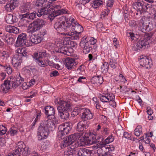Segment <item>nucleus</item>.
<instances>
[{"instance_id": "nucleus-1", "label": "nucleus", "mask_w": 156, "mask_h": 156, "mask_svg": "<svg viewBox=\"0 0 156 156\" xmlns=\"http://www.w3.org/2000/svg\"><path fill=\"white\" fill-rule=\"evenodd\" d=\"M62 19H65L66 22L62 21L60 22H58L54 25V27L58 32L64 30L69 31L66 33H61L63 35L67 37L68 36L73 35L75 32L81 33L83 31V27L79 24L75 19L71 16L69 18H66L65 16H62Z\"/></svg>"}, {"instance_id": "nucleus-2", "label": "nucleus", "mask_w": 156, "mask_h": 156, "mask_svg": "<svg viewBox=\"0 0 156 156\" xmlns=\"http://www.w3.org/2000/svg\"><path fill=\"white\" fill-rule=\"evenodd\" d=\"M53 127L54 124L51 122V119H47L42 121L38 128L37 133L38 140H40L46 139L50 131L52 130V128Z\"/></svg>"}, {"instance_id": "nucleus-3", "label": "nucleus", "mask_w": 156, "mask_h": 156, "mask_svg": "<svg viewBox=\"0 0 156 156\" xmlns=\"http://www.w3.org/2000/svg\"><path fill=\"white\" fill-rule=\"evenodd\" d=\"M57 104L58 115L61 119L64 121L67 120L69 117L68 111L71 108L70 105L66 101L61 100L57 102Z\"/></svg>"}, {"instance_id": "nucleus-4", "label": "nucleus", "mask_w": 156, "mask_h": 156, "mask_svg": "<svg viewBox=\"0 0 156 156\" xmlns=\"http://www.w3.org/2000/svg\"><path fill=\"white\" fill-rule=\"evenodd\" d=\"M152 36V34L151 33L145 34L144 37L141 38L135 44L132 49L135 51H137L141 48L145 49L149 47Z\"/></svg>"}, {"instance_id": "nucleus-5", "label": "nucleus", "mask_w": 156, "mask_h": 156, "mask_svg": "<svg viewBox=\"0 0 156 156\" xmlns=\"http://www.w3.org/2000/svg\"><path fill=\"white\" fill-rule=\"evenodd\" d=\"M106 144L105 143H102L99 144H96L92 146L94 149H98L97 150L98 156H114V154L110 153L108 150L110 145H106Z\"/></svg>"}, {"instance_id": "nucleus-6", "label": "nucleus", "mask_w": 156, "mask_h": 156, "mask_svg": "<svg viewBox=\"0 0 156 156\" xmlns=\"http://www.w3.org/2000/svg\"><path fill=\"white\" fill-rule=\"evenodd\" d=\"M45 23L43 19H37L30 24L27 30V32L32 34L42 28L45 25Z\"/></svg>"}, {"instance_id": "nucleus-7", "label": "nucleus", "mask_w": 156, "mask_h": 156, "mask_svg": "<svg viewBox=\"0 0 156 156\" xmlns=\"http://www.w3.org/2000/svg\"><path fill=\"white\" fill-rule=\"evenodd\" d=\"M151 6V4L140 0L134 3L133 7L138 12H139L140 15H141L150 10Z\"/></svg>"}, {"instance_id": "nucleus-8", "label": "nucleus", "mask_w": 156, "mask_h": 156, "mask_svg": "<svg viewBox=\"0 0 156 156\" xmlns=\"http://www.w3.org/2000/svg\"><path fill=\"white\" fill-rule=\"evenodd\" d=\"M138 25L141 31L144 33L146 32L147 30H152L154 28L152 23L150 22L149 19L145 16L140 20Z\"/></svg>"}, {"instance_id": "nucleus-9", "label": "nucleus", "mask_w": 156, "mask_h": 156, "mask_svg": "<svg viewBox=\"0 0 156 156\" xmlns=\"http://www.w3.org/2000/svg\"><path fill=\"white\" fill-rule=\"evenodd\" d=\"M15 81L12 80H7L4 81L2 84L0 86V92L3 93H6L11 88L16 89V84H14Z\"/></svg>"}, {"instance_id": "nucleus-10", "label": "nucleus", "mask_w": 156, "mask_h": 156, "mask_svg": "<svg viewBox=\"0 0 156 156\" xmlns=\"http://www.w3.org/2000/svg\"><path fill=\"white\" fill-rule=\"evenodd\" d=\"M88 42V39L87 37H83L80 43V46L83 49V52L85 54L89 53L92 49L91 45Z\"/></svg>"}, {"instance_id": "nucleus-11", "label": "nucleus", "mask_w": 156, "mask_h": 156, "mask_svg": "<svg viewBox=\"0 0 156 156\" xmlns=\"http://www.w3.org/2000/svg\"><path fill=\"white\" fill-rule=\"evenodd\" d=\"M27 40V34L21 33L18 35L15 46L16 47H22L25 45Z\"/></svg>"}, {"instance_id": "nucleus-12", "label": "nucleus", "mask_w": 156, "mask_h": 156, "mask_svg": "<svg viewBox=\"0 0 156 156\" xmlns=\"http://www.w3.org/2000/svg\"><path fill=\"white\" fill-rule=\"evenodd\" d=\"M19 3L18 0H10L4 6V8L7 11L10 12L17 7Z\"/></svg>"}, {"instance_id": "nucleus-13", "label": "nucleus", "mask_w": 156, "mask_h": 156, "mask_svg": "<svg viewBox=\"0 0 156 156\" xmlns=\"http://www.w3.org/2000/svg\"><path fill=\"white\" fill-rule=\"evenodd\" d=\"M78 110L79 111H81L82 112H83L81 116V118L83 120H90L93 118V113H92L89 109L80 108Z\"/></svg>"}, {"instance_id": "nucleus-14", "label": "nucleus", "mask_w": 156, "mask_h": 156, "mask_svg": "<svg viewBox=\"0 0 156 156\" xmlns=\"http://www.w3.org/2000/svg\"><path fill=\"white\" fill-rule=\"evenodd\" d=\"M25 49L22 48H19L16 51L17 53L14 56V58H27L29 57V54L25 51Z\"/></svg>"}, {"instance_id": "nucleus-15", "label": "nucleus", "mask_w": 156, "mask_h": 156, "mask_svg": "<svg viewBox=\"0 0 156 156\" xmlns=\"http://www.w3.org/2000/svg\"><path fill=\"white\" fill-rule=\"evenodd\" d=\"M90 124L89 122L86 120H82L80 121L77 124L76 130L79 132H83L88 128Z\"/></svg>"}, {"instance_id": "nucleus-16", "label": "nucleus", "mask_w": 156, "mask_h": 156, "mask_svg": "<svg viewBox=\"0 0 156 156\" xmlns=\"http://www.w3.org/2000/svg\"><path fill=\"white\" fill-rule=\"evenodd\" d=\"M83 133H75L69 135L68 137V141L69 142L68 144H73L77 140V139H80L81 142L82 140L83 136H82Z\"/></svg>"}, {"instance_id": "nucleus-17", "label": "nucleus", "mask_w": 156, "mask_h": 156, "mask_svg": "<svg viewBox=\"0 0 156 156\" xmlns=\"http://www.w3.org/2000/svg\"><path fill=\"white\" fill-rule=\"evenodd\" d=\"M96 137L94 134L90 133L87 137L84 138L83 136L81 142H83L86 140L87 142V144L88 145L94 144L97 143Z\"/></svg>"}, {"instance_id": "nucleus-18", "label": "nucleus", "mask_w": 156, "mask_h": 156, "mask_svg": "<svg viewBox=\"0 0 156 156\" xmlns=\"http://www.w3.org/2000/svg\"><path fill=\"white\" fill-rule=\"evenodd\" d=\"M56 46L58 48V50H55L56 52L63 53L67 55H70V51L67 47H65L62 44L59 43H57Z\"/></svg>"}, {"instance_id": "nucleus-19", "label": "nucleus", "mask_w": 156, "mask_h": 156, "mask_svg": "<svg viewBox=\"0 0 156 156\" xmlns=\"http://www.w3.org/2000/svg\"><path fill=\"white\" fill-rule=\"evenodd\" d=\"M71 129L70 125L67 122L63 123L58 127V130L62 132L64 134H67Z\"/></svg>"}, {"instance_id": "nucleus-20", "label": "nucleus", "mask_w": 156, "mask_h": 156, "mask_svg": "<svg viewBox=\"0 0 156 156\" xmlns=\"http://www.w3.org/2000/svg\"><path fill=\"white\" fill-rule=\"evenodd\" d=\"M114 95L112 93H108L100 94L99 96L101 101L103 103H107L109 101H110L113 98Z\"/></svg>"}, {"instance_id": "nucleus-21", "label": "nucleus", "mask_w": 156, "mask_h": 156, "mask_svg": "<svg viewBox=\"0 0 156 156\" xmlns=\"http://www.w3.org/2000/svg\"><path fill=\"white\" fill-rule=\"evenodd\" d=\"M76 152L78 156H91L92 153L91 151L85 148H80Z\"/></svg>"}, {"instance_id": "nucleus-22", "label": "nucleus", "mask_w": 156, "mask_h": 156, "mask_svg": "<svg viewBox=\"0 0 156 156\" xmlns=\"http://www.w3.org/2000/svg\"><path fill=\"white\" fill-rule=\"evenodd\" d=\"M51 3L47 0H37L36 2L35 5L37 7L41 6L42 8L49 9L50 7Z\"/></svg>"}, {"instance_id": "nucleus-23", "label": "nucleus", "mask_w": 156, "mask_h": 156, "mask_svg": "<svg viewBox=\"0 0 156 156\" xmlns=\"http://www.w3.org/2000/svg\"><path fill=\"white\" fill-rule=\"evenodd\" d=\"M63 61L66 67L70 70L73 68L75 63V59H64Z\"/></svg>"}, {"instance_id": "nucleus-24", "label": "nucleus", "mask_w": 156, "mask_h": 156, "mask_svg": "<svg viewBox=\"0 0 156 156\" xmlns=\"http://www.w3.org/2000/svg\"><path fill=\"white\" fill-rule=\"evenodd\" d=\"M91 82L92 84L100 85L103 82V77L101 76H94L91 79Z\"/></svg>"}, {"instance_id": "nucleus-25", "label": "nucleus", "mask_w": 156, "mask_h": 156, "mask_svg": "<svg viewBox=\"0 0 156 156\" xmlns=\"http://www.w3.org/2000/svg\"><path fill=\"white\" fill-rule=\"evenodd\" d=\"M16 77V78L10 79L11 81L13 80L15 81V83H14V84H16V85H17L16 86V88L20 85L21 83H22L24 80V78H23L21 75L20 73H18Z\"/></svg>"}, {"instance_id": "nucleus-26", "label": "nucleus", "mask_w": 156, "mask_h": 156, "mask_svg": "<svg viewBox=\"0 0 156 156\" xmlns=\"http://www.w3.org/2000/svg\"><path fill=\"white\" fill-rule=\"evenodd\" d=\"M49 54L44 51L39 52V53L36 52L33 55L34 58H48L49 57Z\"/></svg>"}, {"instance_id": "nucleus-27", "label": "nucleus", "mask_w": 156, "mask_h": 156, "mask_svg": "<svg viewBox=\"0 0 156 156\" xmlns=\"http://www.w3.org/2000/svg\"><path fill=\"white\" fill-rule=\"evenodd\" d=\"M6 31L10 33L17 34L19 32V29L17 27L10 25H8L5 26Z\"/></svg>"}, {"instance_id": "nucleus-28", "label": "nucleus", "mask_w": 156, "mask_h": 156, "mask_svg": "<svg viewBox=\"0 0 156 156\" xmlns=\"http://www.w3.org/2000/svg\"><path fill=\"white\" fill-rule=\"evenodd\" d=\"M30 40L31 42L34 44H37L40 43L42 40L41 37L39 36V34L37 35L32 34L30 37Z\"/></svg>"}, {"instance_id": "nucleus-29", "label": "nucleus", "mask_w": 156, "mask_h": 156, "mask_svg": "<svg viewBox=\"0 0 156 156\" xmlns=\"http://www.w3.org/2000/svg\"><path fill=\"white\" fill-rule=\"evenodd\" d=\"M141 65L144 66L147 69L150 68L152 66V59H140Z\"/></svg>"}, {"instance_id": "nucleus-30", "label": "nucleus", "mask_w": 156, "mask_h": 156, "mask_svg": "<svg viewBox=\"0 0 156 156\" xmlns=\"http://www.w3.org/2000/svg\"><path fill=\"white\" fill-rule=\"evenodd\" d=\"M30 4L29 3L23 4L20 8V13H24L29 12H28L30 9Z\"/></svg>"}, {"instance_id": "nucleus-31", "label": "nucleus", "mask_w": 156, "mask_h": 156, "mask_svg": "<svg viewBox=\"0 0 156 156\" xmlns=\"http://www.w3.org/2000/svg\"><path fill=\"white\" fill-rule=\"evenodd\" d=\"M45 114L48 116L53 115L55 114V110L50 106H47L44 108Z\"/></svg>"}, {"instance_id": "nucleus-32", "label": "nucleus", "mask_w": 156, "mask_h": 156, "mask_svg": "<svg viewBox=\"0 0 156 156\" xmlns=\"http://www.w3.org/2000/svg\"><path fill=\"white\" fill-rule=\"evenodd\" d=\"M6 21L8 23L11 24L17 21V19L15 16L12 14H8L6 17Z\"/></svg>"}, {"instance_id": "nucleus-33", "label": "nucleus", "mask_w": 156, "mask_h": 156, "mask_svg": "<svg viewBox=\"0 0 156 156\" xmlns=\"http://www.w3.org/2000/svg\"><path fill=\"white\" fill-rule=\"evenodd\" d=\"M67 13V11L66 9H62L59 10H56L53 11V18L58 15H61L63 14H65Z\"/></svg>"}, {"instance_id": "nucleus-34", "label": "nucleus", "mask_w": 156, "mask_h": 156, "mask_svg": "<svg viewBox=\"0 0 156 156\" xmlns=\"http://www.w3.org/2000/svg\"><path fill=\"white\" fill-rule=\"evenodd\" d=\"M48 9L45 8H41V9L39 10L37 12V15L38 17H40L43 15L50 14V11H49Z\"/></svg>"}, {"instance_id": "nucleus-35", "label": "nucleus", "mask_w": 156, "mask_h": 156, "mask_svg": "<svg viewBox=\"0 0 156 156\" xmlns=\"http://www.w3.org/2000/svg\"><path fill=\"white\" fill-rule=\"evenodd\" d=\"M76 150L70 148V149L64 152V156H72L76 154Z\"/></svg>"}, {"instance_id": "nucleus-36", "label": "nucleus", "mask_w": 156, "mask_h": 156, "mask_svg": "<svg viewBox=\"0 0 156 156\" xmlns=\"http://www.w3.org/2000/svg\"><path fill=\"white\" fill-rule=\"evenodd\" d=\"M18 133V129L14 126H13L12 127H11L7 132V133L10 134L11 136H14L16 135Z\"/></svg>"}, {"instance_id": "nucleus-37", "label": "nucleus", "mask_w": 156, "mask_h": 156, "mask_svg": "<svg viewBox=\"0 0 156 156\" xmlns=\"http://www.w3.org/2000/svg\"><path fill=\"white\" fill-rule=\"evenodd\" d=\"M103 2L102 0H94L92 3L93 7L95 8H98L99 6L102 5Z\"/></svg>"}, {"instance_id": "nucleus-38", "label": "nucleus", "mask_w": 156, "mask_h": 156, "mask_svg": "<svg viewBox=\"0 0 156 156\" xmlns=\"http://www.w3.org/2000/svg\"><path fill=\"white\" fill-rule=\"evenodd\" d=\"M109 68V65L108 62H105L101 66V72L105 73L108 72Z\"/></svg>"}, {"instance_id": "nucleus-39", "label": "nucleus", "mask_w": 156, "mask_h": 156, "mask_svg": "<svg viewBox=\"0 0 156 156\" xmlns=\"http://www.w3.org/2000/svg\"><path fill=\"white\" fill-rule=\"evenodd\" d=\"M22 62V59H12V62L13 66L16 67L20 66Z\"/></svg>"}, {"instance_id": "nucleus-40", "label": "nucleus", "mask_w": 156, "mask_h": 156, "mask_svg": "<svg viewBox=\"0 0 156 156\" xmlns=\"http://www.w3.org/2000/svg\"><path fill=\"white\" fill-rule=\"evenodd\" d=\"M20 151L22 152L23 156H27L30 154V150L28 147L25 146V147H24Z\"/></svg>"}, {"instance_id": "nucleus-41", "label": "nucleus", "mask_w": 156, "mask_h": 156, "mask_svg": "<svg viewBox=\"0 0 156 156\" xmlns=\"http://www.w3.org/2000/svg\"><path fill=\"white\" fill-rule=\"evenodd\" d=\"M134 134L138 136H139L142 133V128L140 126H138L134 130Z\"/></svg>"}, {"instance_id": "nucleus-42", "label": "nucleus", "mask_w": 156, "mask_h": 156, "mask_svg": "<svg viewBox=\"0 0 156 156\" xmlns=\"http://www.w3.org/2000/svg\"><path fill=\"white\" fill-rule=\"evenodd\" d=\"M21 152L17 148L13 151L12 152L9 154V156H20Z\"/></svg>"}, {"instance_id": "nucleus-43", "label": "nucleus", "mask_w": 156, "mask_h": 156, "mask_svg": "<svg viewBox=\"0 0 156 156\" xmlns=\"http://www.w3.org/2000/svg\"><path fill=\"white\" fill-rule=\"evenodd\" d=\"M109 132L110 129L108 128L105 127H103L102 128L101 133L102 135H107L109 134Z\"/></svg>"}, {"instance_id": "nucleus-44", "label": "nucleus", "mask_w": 156, "mask_h": 156, "mask_svg": "<svg viewBox=\"0 0 156 156\" xmlns=\"http://www.w3.org/2000/svg\"><path fill=\"white\" fill-rule=\"evenodd\" d=\"M25 145L23 142L20 141L17 144L16 147L17 149H19L20 151H21L24 147H25Z\"/></svg>"}, {"instance_id": "nucleus-45", "label": "nucleus", "mask_w": 156, "mask_h": 156, "mask_svg": "<svg viewBox=\"0 0 156 156\" xmlns=\"http://www.w3.org/2000/svg\"><path fill=\"white\" fill-rule=\"evenodd\" d=\"M61 8V7L59 5H55L54 6H53V8H51L50 9L48 10L49 11H50V14H49L52 17H53V15H52V13H53V11L56 10H59L58 9H60Z\"/></svg>"}, {"instance_id": "nucleus-46", "label": "nucleus", "mask_w": 156, "mask_h": 156, "mask_svg": "<svg viewBox=\"0 0 156 156\" xmlns=\"http://www.w3.org/2000/svg\"><path fill=\"white\" fill-rule=\"evenodd\" d=\"M36 62L40 66L45 67L46 66L45 63L43 62L42 59H35Z\"/></svg>"}, {"instance_id": "nucleus-47", "label": "nucleus", "mask_w": 156, "mask_h": 156, "mask_svg": "<svg viewBox=\"0 0 156 156\" xmlns=\"http://www.w3.org/2000/svg\"><path fill=\"white\" fill-rule=\"evenodd\" d=\"M7 129L4 126L2 125H0V135H3L5 134L6 132Z\"/></svg>"}, {"instance_id": "nucleus-48", "label": "nucleus", "mask_w": 156, "mask_h": 156, "mask_svg": "<svg viewBox=\"0 0 156 156\" xmlns=\"http://www.w3.org/2000/svg\"><path fill=\"white\" fill-rule=\"evenodd\" d=\"M112 135L109 136L105 140V143L108 144L112 142L114 140V138Z\"/></svg>"}, {"instance_id": "nucleus-49", "label": "nucleus", "mask_w": 156, "mask_h": 156, "mask_svg": "<svg viewBox=\"0 0 156 156\" xmlns=\"http://www.w3.org/2000/svg\"><path fill=\"white\" fill-rule=\"evenodd\" d=\"M66 134H64L62 132L58 131V137L59 140L64 139Z\"/></svg>"}, {"instance_id": "nucleus-50", "label": "nucleus", "mask_w": 156, "mask_h": 156, "mask_svg": "<svg viewBox=\"0 0 156 156\" xmlns=\"http://www.w3.org/2000/svg\"><path fill=\"white\" fill-rule=\"evenodd\" d=\"M1 56L3 58H7L9 56V54L8 52L4 51L1 53Z\"/></svg>"}, {"instance_id": "nucleus-51", "label": "nucleus", "mask_w": 156, "mask_h": 156, "mask_svg": "<svg viewBox=\"0 0 156 156\" xmlns=\"http://www.w3.org/2000/svg\"><path fill=\"white\" fill-rule=\"evenodd\" d=\"M97 30L99 31H102L104 29V27L102 24L101 23H98L96 26Z\"/></svg>"}, {"instance_id": "nucleus-52", "label": "nucleus", "mask_w": 156, "mask_h": 156, "mask_svg": "<svg viewBox=\"0 0 156 156\" xmlns=\"http://www.w3.org/2000/svg\"><path fill=\"white\" fill-rule=\"evenodd\" d=\"M4 67L7 73L9 75L11 74L12 72V69L9 66L6 65L4 66Z\"/></svg>"}, {"instance_id": "nucleus-53", "label": "nucleus", "mask_w": 156, "mask_h": 156, "mask_svg": "<svg viewBox=\"0 0 156 156\" xmlns=\"http://www.w3.org/2000/svg\"><path fill=\"white\" fill-rule=\"evenodd\" d=\"M115 98V96L114 95L113 98L110 101H109L108 102L109 103V105L112 106L114 107H115L116 106V103L114 101Z\"/></svg>"}, {"instance_id": "nucleus-54", "label": "nucleus", "mask_w": 156, "mask_h": 156, "mask_svg": "<svg viewBox=\"0 0 156 156\" xmlns=\"http://www.w3.org/2000/svg\"><path fill=\"white\" fill-rule=\"evenodd\" d=\"M36 17V13L35 12H33L30 14L28 12V19L30 20H33Z\"/></svg>"}, {"instance_id": "nucleus-55", "label": "nucleus", "mask_w": 156, "mask_h": 156, "mask_svg": "<svg viewBox=\"0 0 156 156\" xmlns=\"http://www.w3.org/2000/svg\"><path fill=\"white\" fill-rule=\"evenodd\" d=\"M5 41L9 44H12L14 42V39L12 37H9L7 39L5 40Z\"/></svg>"}, {"instance_id": "nucleus-56", "label": "nucleus", "mask_w": 156, "mask_h": 156, "mask_svg": "<svg viewBox=\"0 0 156 156\" xmlns=\"http://www.w3.org/2000/svg\"><path fill=\"white\" fill-rule=\"evenodd\" d=\"M70 44L69 43V41L68 42V44H70V47L72 49H73L76 48L77 47V45L76 43L73 41H70L69 42Z\"/></svg>"}, {"instance_id": "nucleus-57", "label": "nucleus", "mask_w": 156, "mask_h": 156, "mask_svg": "<svg viewBox=\"0 0 156 156\" xmlns=\"http://www.w3.org/2000/svg\"><path fill=\"white\" fill-rule=\"evenodd\" d=\"M88 42H90L89 44H90L92 46L96 43L97 40L94 37H91L89 41L88 40Z\"/></svg>"}, {"instance_id": "nucleus-58", "label": "nucleus", "mask_w": 156, "mask_h": 156, "mask_svg": "<svg viewBox=\"0 0 156 156\" xmlns=\"http://www.w3.org/2000/svg\"><path fill=\"white\" fill-rule=\"evenodd\" d=\"M47 34V31L45 29H43L41 30L39 34V36H40L41 37V39L43 38V37H44L45 35H46Z\"/></svg>"}, {"instance_id": "nucleus-59", "label": "nucleus", "mask_w": 156, "mask_h": 156, "mask_svg": "<svg viewBox=\"0 0 156 156\" xmlns=\"http://www.w3.org/2000/svg\"><path fill=\"white\" fill-rule=\"evenodd\" d=\"M19 16L20 17L21 19L26 18L28 19V12L24 13L23 14H20Z\"/></svg>"}, {"instance_id": "nucleus-60", "label": "nucleus", "mask_w": 156, "mask_h": 156, "mask_svg": "<svg viewBox=\"0 0 156 156\" xmlns=\"http://www.w3.org/2000/svg\"><path fill=\"white\" fill-rule=\"evenodd\" d=\"M80 33H78L75 32L74 35H71V37L73 39L76 40H78L79 39V35Z\"/></svg>"}, {"instance_id": "nucleus-61", "label": "nucleus", "mask_w": 156, "mask_h": 156, "mask_svg": "<svg viewBox=\"0 0 156 156\" xmlns=\"http://www.w3.org/2000/svg\"><path fill=\"white\" fill-rule=\"evenodd\" d=\"M129 25L130 26L135 28L136 27V23L135 21L131 20L129 22Z\"/></svg>"}, {"instance_id": "nucleus-62", "label": "nucleus", "mask_w": 156, "mask_h": 156, "mask_svg": "<svg viewBox=\"0 0 156 156\" xmlns=\"http://www.w3.org/2000/svg\"><path fill=\"white\" fill-rule=\"evenodd\" d=\"M28 83V86L29 87L32 86L33 85H34L35 83V80L34 79H32L29 82H27Z\"/></svg>"}, {"instance_id": "nucleus-63", "label": "nucleus", "mask_w": 156, "mask_h": 156, "mask_svg": "<svg viewBox=\"0 0 156 156\" xmlns=\"http://www.w3.org/2000/svg\"><path fill=\"white\" fill-rule=\"evenodd\" d=\"M109 12V10H108V11H107V12H102L101 16V18L103 19L106 17Z\"/></svg>"}, {"instance_id": "nucleus-64", "label": "nucleus", "mask_w": 156, "mask_h": 156, "mask_svg": "<svg viewBox=\"0 0 156 156\" xmlns=\"http://www.w3.org/2000/svg\"><path fill=\"white\" fill-rule=\"evenodd\" d=\"M59 74L58 71L56 70H55L53 71L51 73L50 75V76L51 77L53 76H57Z\"/></svg>"}]
</instances>
